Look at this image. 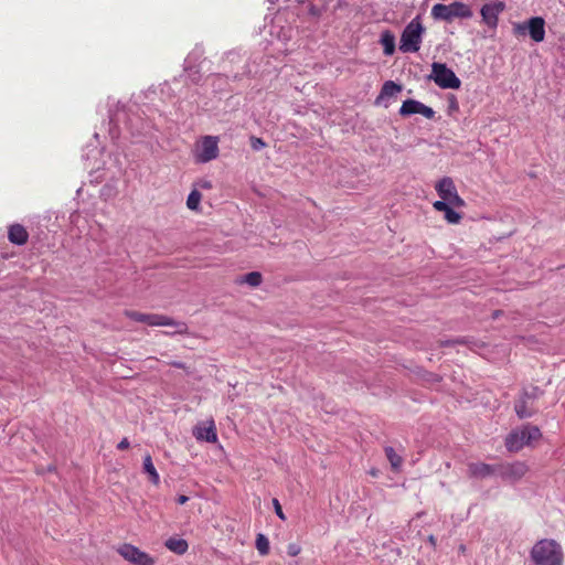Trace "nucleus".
Listing matches in <instances>:
<instances>
[{"mask_svg": "<svg viewBox=\"0 0 565 565\" xmlns=\"http://www.w3.org/2000/svg\"><path fill=\"white\" fill-rule=\"evenodd\" d=\"M424 28L418 18L413 19L401 35L399 50L403 52H417L420 47Z\"/></svg>", "mask_w": 565, "mask_h": 565, "instance_id": "obj_6", "label": "nucleus"}, {"mask_svg": "<svg viewBox=\"0 0 565 565\" xmlns=\"http://www.w3.org/2000/svg\"><path fill=\"white\" fill-rule=\"evenodd\" d=\"M542 434L537 426L526 425L520 430H512L505 437L504 445L510 452H518L532 440L541 438Z\"/></svg>", "mask_w": 565, "mask_h": 565, "instance_id": "obj_4", "label": "nucleus"}, {"mask_svg": "<svg viewBox=\"0 0 565 565\" xmlns=\"http://www.w3.org/2000/svg\"><path fill=\"white\" fill-rule=\"evenodd\" d=\"M419 114L427 119H431L435 116L433 108L424 105L423 103L415 99H407L403 102L399 108V115L407 117L411 115Z\"/></svg>", "mask_w": 565, "mask_h": 565, "instance_id": "obj_11", "label": "nucleus"}, {"mask_svg": "<svg viewBox=\"0 0 565 565\" xmlns=\"http://www.w3.org/2000/svg\"><path fill=\"white\" fill-rule=\"evenodd\" d=\"M236 284H247L250 287H258L263 282V276L259 271H250L236 278Z\"/></svg>", "mask_w": 565, "mask_h": 565, "instance_id": "obj_23", "label": "nucleus"}, {"mask_svg": "<svg viewBox=\"0 0 565 565\" xmlns=\"http://www.w3.org/2000/svg\"><path fill=\"white\" fill-rule=\"evenodd\" d=\"M125 316L132 321L146 323L148 326H164V327H177V331L174 333L179 334H188L189 328L186 323L175 321L174 319L158 313H142L134 310H126Z\"/></svg>", "mask_w": 565, "mask_h": 565, "instance_id": "obj_2", "label": "nucleus"}, {"mask_svg": "<svg viewBox=\"0 0 565 565\" xmlns=\"http://www.w3.org/2000/svg\"><path fill=\"white\" fill-rule=\"evenodd\" d=\"M142 471L143 473L148 475L149 481L153 484H158L160 481L159 473L156 470V467L152 462L151 456L148 454L143 458L142 462Z\"/></svg>", "mask_w": 565, "mask_h": 565, "instance_id": "obj_21", "label": "nucleus"}, {"mask_svg": "<svg viewBox=\"0 0 565 565\" xmlns=\"http://www.w3.org/2000/svg\"><path fill=\"white\" fill-rule=\"evenodd\" d=\"M381 44L386 56H391L395 52V36L391 31H384L381 34Z\"/></svg>", "mask_w": 565, "mask_h": 565, "instance_id": "obj_24", "label": "nucleus"}, {"mask_svg": "<svg viewBox=\"0 0 565 565\" xmlns=\"http://www.w3.org/2000/svg\"><path fill=\"white\" fill-rule=\"evenodd\" d=\"M431 17L435 20H441L450 22L456 18L469 19L473 15L470 6L455 1L449 4L437 3L431 8Z\"/></svg>", "mask_w": 565, "mask_h": 565, "instance_id": "obj_3", "label": "nucleus"}, {"mask_svg": "<svg viewBox=\"0 0 565 565\" xmlns=\"http://www.w3.org/2000/svg\"><path fill=\"white\" fill-rule=\"evenodd\" d=\"M515 30L520 34H524L527 30L531 39L534 42H542L545 38V21L541 17L531 18L526 25L518 24Z\"/></svg>", "mask_w": 565, "mask_h": 565, "instance_id": "obj_10", "label": "nucleus"}, {"mask_svg": "<svg viewBox=\"0 0 565 565\" xmlns=\"http://www.w3.org/2000/svg\"><path fill=\"white\" fill-rule=\"evenodd\" d=\"M300 552H301V547L298 544H296V543L288 544V546H287V554L289 556L295 557L298 554H300Z\"/></svg>", "mask_w": 565, "mask_h": 565, "instance_id": "obj_30", "label": "nucleus"}, {"mask_svg": "<svg viewBox=\"0 0 565 565\" xmlns=\"http://www.w3.org/2000/svg\"><path fill=\"white\" fill-rule=\"evenodd\" d=\"M267 143H252L253 150L259 151L262 150Z\"/></svg>", "mask_w": 565, "mask_h": 565, "instance_id": "obj_37", "label": "nucleus"}, {"mask_svg": "<svg viewBox=\"0 0 565 565\" xmlns=\"http://www.w3.org/2000/svg\"><path fill=\"white\" fill-rule=\"evenodd\" d=\"M433 206L436 211L444 212L445 220L449 224H458L462 218V215L455 211V209H452L450 203L447 201H435Z\"/></svg>", "mask_w": 565, "mask_h": 565, "instance_id": "obj_16", "label": "nucleus"}, {"mask_svg": "<svg viewBox=\"0 0 565 565\" xmlns=\"http://www.w3.org/2000/svg\"><path fill=\"white\" fill-rule=\"evenodd\" d=\"M436 537L434 535H429L428 536V542L433 545V546H436Z\"/></svg>", "mask_w": 565, "mask_h": 565, "instance_id": "obj_38", "label": "nucleus"}, {"mask_svg": "<svg viewBox=\"0 0 565 565\" xmlns=\"http://www.w3.org/2000/svg\"><path fill=\"white\" fill-rule=\"evenodd\" d=\"M255 545H256L258 553L262 556H265L269 553V540L265 534H263V533L257 534Z\"/></svg>", "mask_w": 565, "mask_h": 565, "instance_id": "obj_26", "label": "nucleus"}, {"mask_svg": "<svg viewBox=\"0 0 565 565\" xmlns=\"http://www.w3.org/2000/svg\"><path fill=\"white\" fill-rule=\"evenodd\" d=\"M451 207H463L466 206V202L462 198L459 196V194H455L452 195V198L450 199L449 201Z\"/></svg>", "mask_w": 565, "mask_h": 565, "instance_id": "obj_29", "label": "nucleus"}, {"mask_svg": "<svg viewBox=\"0 0 565 565\" xmlns=\"http://www.w3.org/2000/svg\"><path fill=\"white\" fill-rule=\"evenodd\" d=\"M544 394L539 386L523 388L519 398L514 402V412L520 419L530 418L535 414L533 403Z\"/></svg>", "mask_w": 565, "mask_h": 565, "instance_id": "obj_5", "label": "nucleus"}, {"mask_svg": "<svg viewBox=\"0 0 565 565\" xmlns=\"http://www.w3.org/2000/svg\"><path fill=\"white\" fill-rule=\"evenodd\" d=\"M166 547L171 552L183 555L189 548V544L184 539L170 537L164 543Z\"/></svg>", "mask_w": 565, "mask_h": 565, "instance_id": "obj_22", "label": "nucleus"}, {"mask_svg": "<svg viewBox=\"0 0 565 565\" xmlns=\"http://www.w3.org/2000/svg\"><path fill=\"white\" fill-rule=\"evenodd\" d=\"M499 312H500V311H495V312H494V317H499Z\"/></svg>", "mask_w": 565, "mask_h": 565, "instance_id": "obj_42", "label": "nucleus"}, {"mask_svg": "<svg viewBox=\"0 0 565 565\" xmlns=\"http://www.w3.org/2000/svg\"><path fill=\"white\" fill-rule=\"evenodd\" d=\"M250 141L259 142V141H262V139H260V138H256V137H252V138H250Z\"/></svg>", "mask_w": 565, "mask_h": 565, "instance_id": "obj_40", "label": "nucleus"}, {"mask_svg": "<svg viewBox=\"0 0 565 565\" xmlns=\"http://www.w3.org/2000/svg\"><path fill=\"white\" fill-rule=\"evenodd\" d=\"M203 141H207V142L217 141V138L216 137L206 136V137H204Z\"/></svg>", "mask_w": 565, "mask_h": 565, "instance_id": "obj_39", "label": "nucleus"}, {"mask_svg": "<svg viewBox=\"0 0 565 565\" xmlns=\"http://www.w3.org/2000/svg\"><path fill=\"white\" fill-rule=\"evenodd\" d=\"M195 185L199 186L200 189H204V190H210L213 188L212 182L206 179H201V180L196 181Z\"/></svg>", "mask_w": 565, "mask_h": 565, "instance_id": "obj_32", "label": "nucleus"}, {"mask_svg": "<svg viewBox=\"0 0 565 565\" xmlns=\"http://www.w3.org/2000/svg\"><path fill=\"white\" fill-rule=\"evenodd\" d=\"M129 446H130L129 440L125 437V438H122V439L118 443V445H117V449H118V450H126V449H128V448H129Z\"/></svg>", "mask_w": 565, "mask_h": 565, "instance_id": "obj_33", "label": "nucleus"}, {"mask_svg": "<svg viewBox=\"0 0 565 565\" xmlns=\"http://www.w3.org/2000/svg\"><path fill=\"white\" fill-rule=\"evenodd\" d=\"M273 504H274V508H275V513L276 515L280 519V520H286V516L282 512V509H281V505L279 503V501L277 499H274L273 500Z\"/></svg>", "mask_w": 565, "mask_h": 565, "instance_id": "obj_31", "label": "nucleus"}, {"mask_svg": "<svg viewBox=\"0 0 565 565\" xmlns=\"http://www.w3.org/2000/svg\"><path fill=\"white\" fill-rule=\"evenodd\" d=\"M118 553L134 565H154V559L149 554L132 544L120 545Z\"/></svg>", "mask_w": 565, "mask_h": 565, "instance_id": "obj_8", "label": "nucleus"}, {"mask_svg": "<svg viewBox=\"0 0 565 565\" xmlns=\"http://www.w3.org/2000/svg\"><path fill=\"white\" fill-rule=\"evenodd\" d=\"M168 364L173 366V367H177V369H182V370L186 369L185 363L181 362V361H172V362H169Z\"/></svg>", "mask_w": 565, "mask_h": 565, "instance_id": "obj_35", "label": "nucleus"}, {"mask_svg": "<svg viewBox=\"0 0 565 565\" xmlns=\"http://www.w3.org/2000/svg\"><path fill=\"white\" fill-rule=\"evenodd\" d=\"M402 90H403L402 85L396 84L393 81H386L381 88L380 95L375 99V104L382 105L385 99L395 97Z\"/></svg>", "mask_w": 565, "mask_h": 565, "instance_id": "obj_18", "label": "nucleus"}, {"mask_svg": "<svg viewBox=\"0 0 565 565\" xmlns=\"http://www.w3.org/2000/svg\"><path fill=\"white\" fill-rule=\"evenodd\" d=\"M47 469H49V471H53L55 468L50 466Z\"/></svg>", "mask_w": 565, "mask_h": 565, "instance_id": "obj_41", "label": "nucleus"}, {"mask_svg": "<svg viewBox=\"0 0 565 565\" xmlns=\"http://www.w3.org/2000/svg\"><path fill=\"white\" fill-rule=\"evenodd\" d=\"M530 554L535 565H563L564 554L561 545L555 540L542 539L537 541Z\"/></svg>", "mask_w": 565, "mask_h": 565, "instance_id": "obj_1", "label": "nucleus"}, {"mask_svg": "<svg viewBox=\"0 0 565 565\" xmlns=\"http://www.w3.org/2000/svg\"><path fill=\"white\" fill-rule=\"evenodd\" d=\"M8 238L18 246L24 245L29 239V233L21 224H13L9 227Z\"/></svg>", "mask_w": 565, "mask_h": 565, "instance_id": "obj_19", "label": "nucleus"}, {"mask_svg": "<svg viewBox=\"0 0 565 565\" xmlns=\"http://www.w3.org/2000/svg\"><path fill=\"white\" fill-rule=\"evenodd\" d=\"M193 436L198 440L215 443L217 440V434L214 422L211 420L209 426H195L193 429Z\"/></svg>", "mask_w": 565, "mask_h": 565, "instance_id": "obj_17", "label": "nucleus"}, {"mask_svg": "<svg viewBox=\"0 0 565 565\" xmlns=\"http://www.w3.org/2000/svg\"><path fill=\"white\" fill-rule=\"evenodd\" d=\"M438 345L440 348H447V347H455L454 339H447V340H439Z\"/></svg>", "mask_w": 565, "mask_h": 565, "instance_id": "obj_34", "label": "nucleus"}, {"mask_svg": "<svg viewBox=\"0 0 565 565\" xmlns=\"http://www.w3.org/2000/svg\"><path fill=\"white\" fill-rule=\"evenodd\" d=\"M468 472L470 477L484 479L490 476L497 475V465H489L484 462H471L468 465Z\"/></svg>", "mask_w": 565, "mask_h": 565, "instance_id": "obj_14", "label": "nucleus"}, {"mask_svg": "<svg viewBox=\"0 0 565 565\" xmlns=\"http://www.w3.org/2000/svg\"><path fill=\"white\" fill-rule=\"evenodd\" d=\"M527 471V466L522 461H514L511 463H499L497 465V475L504 481L516 482Z\"/></svg>", "mask_w": 565, "mask_h": 565, "instance_id": "obj_9", "label": "nucleus"}, {"mask_svg": "<svg viewBox=\"0 0 565 565\" xmlns=\"http://www.w3.org/2000/svg\"><path fill=\"white\" fill-rule=\"evenodd\" d=\"M218 143H196L193 150L194 161L196 163H206L218 156Z\"/></svg>", "mask_w": 565, "mask_h": 565, "instance_id": "obj_13", "label": "nucleus"}, {"mask_svg": "<svg viewBox=\"0 0 565 565\" xmlns=\"http://www.w3.org/2000/svg\"><path fill=\"white\" fill-rule=\"evenodd\" d=\"M505 4L501 1L482 6L480 13L482 22L491 29H495L499 22V14L503 12Z\"/></svg>", "mask_w": 565, "mask_h": 565, "instance_id": "obj_12", "label": "nucleus"}, {"mask_svg": "<svg viewBox=\"0 0 565 565\" xmlns=\"http://www.w3.org/2000/svg\"><path fill=\"white\" fill-rule=\"evenodd\" d=\"M384 451H385L387 460L391 463L392 469L395 471L399 470V468L403 463V458L399 455H397L396 451L394 450V448L391 446H386L384 448Z\"/></svg>", "mask_w": 565, "mask_h": 565, "instance_id": "obj_25", "label": "nucleus"}, {"mask_svg": "<svg viewBox=\"0 0 565 565\" xmlns=\"http://www.w3.org/2000/svg\"><path fill=\"white\" fill-rule=\"evenodd\" d=\"M435 189L441 199L440 201L449 202L452 195L458 193L454 180L449 177H444L440 179L437 182Z\"/></svg>", "mask_w": 565, "mask_h": 565, "instance_id": "obj_15", "label": "nucleus"}, {"mask_svg": "<svg viewBox=\"0 0 565 565\" xmlns=\"http://www.w3.org/2000/svg\"><path fill=\"white\" fill-rule=\"evenodd\" d=\"M454 342L456 345L479 347L478 341L472 337H457L454 338Z\"/></svg>", "mask_w": 565, "mask_h": 565, "instance_id": "obj_28", "label": "nucleus"}, {"mask_svg": "<svg viewBox=\"0 0 565 565\" xmlns=\"http://www.w3.org/2000/svg\"><path fill=\"white\" fill-rule=\"evenodd\" d=\"M188 501H189V497L184 495V494H181L177 498V503L180 505L185 504Z\"/></svg>", "mask_w": 565, "mask_h": 565, "instance_id": "obj_36", "label": "nucleus"}, {"mask_svg": "<svg viewBox=\"0 0 565 565\" xmlns=\"http://www.w3.org/2000/svg\"><path fill=\"white\" fill-rule=\"evenodd\" d=\"M431 78L440 88L458 89L461 85L460 79L446 64L435 62L431 65Z\"/></svg>", "mask_w": 565, "mask_h": 565, "instance_id": "obj_7", "label": "nucleus"}, {"mask_svg": "<svg viewBox=\"0 0 565 565\" xmlns=\"http://www.w3.org/2000/svg\"><path fill=\"white\" fill-rule=\"evenodd\" d=\"M412 372L424 383L436 384L443 381V377L439 374L427 371L422 366H415Z\"/></svg>", "mask_w": 565, "mask_h": 565, "instance_id": "obj_20", "label": "nucleus"}, {"mask_svg": "<svg viewBox=\"0 0 565 565\" xmlns=\"http://www.w3.org/2000/svg\"><path fill=\"white\" fill-rule=\"evenodd\" d=\"M201 199V192L198 189H193L188 196L186 206L192 211H196L199 209Z\"/></svg>", "mask_w": 565, "mask_h": 565, "instance_id": "obj_27", "label": "nucleus"}]
</instances>
